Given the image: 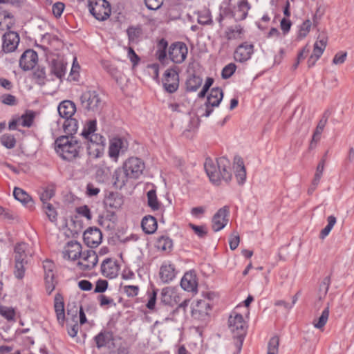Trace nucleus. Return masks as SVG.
<instances>
[{
  "mask_svg": "<svg viewBox=\"0 0 354 354\" xmlns=\"http://www.w3.org/2000/svg\"><path fill=\"white\" fill-rule=\"evenodd\" d=\"M148 205L153 209L157 210L159 209L160 203L158 201L156 193L154 189H151L147 192Z\"/></svg>",
  "mask_w": 354,
  "mask_h": 354,
  "instance_id": "nucleus-44",
  "label": "nucleus"
},
{
  "mask_svg": "<svg viewBox=\"0 0 354 354\" xmlns=\"http://www.w3.org/2000/svg\"><path fill=\"white\" fill-rule=\"evenodd\" d=\"M328 118V115L326 112L324 113L323 116L319 121L317 126L315 129V131L313 133V140H315V142H318L319 140H320L321 134L323 132L324 129L327 123Z\"/></svg>",
  "mask_w": 354,
  "mask_h": 354,
  "instance_id": "nucleus-35",
  "label": "nucleus"
},
{
  "mask_svg": "<svg viewBox=\"0 0 354 354\" xmlns=\"http://www.w3.org/2000/svg\"><path fill=\"white\" fill-rule=\"evenodd\" d=\"M234 169L238 184L243 185L246 179V171L243 161L241 158L234 159Z\"/></svg>",
  "mask_w": 354,
  "mask_h": 354,
  "instance_id": "nucleus-25",
  "label": "nucleus"
},
{
  "mask_svg": "<svg viewBox=\"0 0 354 354\" xmlns=\"http://www.w3.org/2000/svg\"><path fill=\"white\" fill-rule=\"evenodd\" d=\"M191 169L192 168L189 165H185V162L178 160V170L180 171L183 176V180L185 183L189 182Z\"/></svg>",
  "mask_w": 354,
  "mask_h": 354,
  "instance_id": "nucleus-46",
  "label": "nucleus"
},
{
  "mask_svg": "<svg viewBox=\"0 0 354 354\" xmlns=\"http://www.w3.org/2000/svg\"><path fill=\"white\" fill-rule=\"evenodd\" d=\"M66 64L63 60H53L52 62V72L58 77L62 78L66 73Z\"/></svg>",
  "mask_w": 354,
  "mask_h": 354,
  "instance_id": "nucleus-34",
  "label": "nucleus"
},
{
  "mask_svg": "<svg viewBox=\"0 0 354 354\" xmlns=\"http://www.w3.org/2000/svg\"><path fill=\"white\" fill-rule=\"evenodd\" d=\"M46 216L51 222H55L57 220V212L52 204H46L43 205Z\"/></svg>",
  "mask_w": 354,
  "mask_h": 354,
  "instance_id": "nucleus-51",
  "label": "nucleus"
},
{
  "mask_svg": "<svg viewBox=\"0 0 354 354\" xmlns=\"http://www.w3.org/2000/svg\"><path fill=\"white\" fill-rule=\"evenodd\" d=\"M240 242V236L238 232H233L229 239L230 248L232 250H234L239 245Z\"/></svg>",
  "mask_w": 354,
  "mask_h": 354,
  "instance_id": "nucleus-57",
  "label": "nucleus"
},
{
  "mask_svg": "<svg viewBox=\"0 0 354 354\" xmlns=\"http://www.w3.org/2000/svg\"><path fill=\"white\" fill-rule=\"evenodd\" d=\"M13 195L16 200L24 205L28 204L31 201L30 196L24 189L19 187L15 188Z\"/></svg>",
  "mask_w": 354,
  "mask_h": 354,
  "instance_id": "nucleus-41",
  "label": "nucleus"
},
{
  "mask_svg": "<svg viewBox=\"0 0 354 354\" xmlns=\"http://www.w3.org/2000/svg\"><path fill=\"white\" fill-rule=\"evenodd\" d=\"M329 317V305L328 304L327 306L322 311L321 315L319 318L315 319L313 322V325L315 328L323 330L324 326L328 322Z\"/></svg>",
  "mask_w": 354,
  "mask_h": 354,
  "instance_id": "nucleus-33",
  "label": "nucleus"
},
{
  "mask_svg": "<svg viewBox=\"0 0 354 354\" xmlns=\"http://www.w3.org/2000/svg\"><path fill=\"white\" fill-rule=\"evenodd\" d=\"M83 108L88 111L97 112L102 106L101 99L95 91H86L80 97Z\"/></svg>",
  "mask_w": 354,
  "mask_h": 354,
  "instance_id": "nucleus-8",
  "label": "nucleus"
},
{
  "mask_svg": "<svg viewBox=\"0 0 354 354\" xmlns=\"http://www.w3.org/2000/svg\"><path fill=\"white\" fill-rule=\"evenodd\" d=\"M1 143L8 149H12L15 147L16 144V140L14 136L10 134H4L1 138Z\"/></svg>",
  "mask_w": 354,
  "mask_h": 354,
  "instance_id": "nucleus-48",
  "label": "nucleus"
},
{
  "mask_svg": "<svg viewBox=\"0 0 354 354\" xmlns=\"http://www.w3.org/2000/svg\"><path fill=\"white\" fill-rule=\"evenodd\" d=\"M113 339L112 334L109 332H101L95 337L97 348L106 346Z\"/></svg>",
  "mask_w": 354,
  "mask_h": 354,
  "instance_id": "nucleus-36",
  "label": "nucleus"
},
{
  "mask_svg": "<svg viewBox=\"0 0 354 354\" xmlns=\"http://www.w3.org/2000/svg\"><path fill=\"white\" fill-rule=\"evenodd\" d=\"M104 203L111 209H119L123 204L122 198L117 194H110L105 199Z\"/></svg>",
  "mask_w": 354,
  "mask_h": 354,
  "instance_id": "nucleus-32",
  "label": "nucleus"
},
{
  "mask_svg": "<svg viewBox=\"0 0 354 354\" xmlns=\"http://www.w3.org/2000/svg\"><path fill=\"white\" fill-rule=\"evenodd\" d=\"M202 84V79L194 75L190 76L186 81L187 90L189 91H196Z\"/></svg>",
  "mask_w": 354,
  "mask_h": 354,
  "instance_id": "nucleus-37",
  "label": "nucleus"
},
{
  "mask_svg": "<svg viewBox=\"0 0 354 354\" xmlns=\"http://www.w3.org/2000/svg\"><path fill=\"white\" fill-rule=\"evenodd\" d=\"M163 0H145L147 8L150 10H156L160 7Z\"/></svg>",
  "mask_w": 354,
  "mask_h": 354,
  "instance_id": "nucleus-64",
  "label": "nucleus"
},
{
  "mask_svg": "<svg viewBox=\"0 0 354 354\" xmlns=\"http://www.w3.org/2000/svg\"><path fill=\"white\" fill-rule=\"evenodd\" d=\"M55 195V191L53 188H46L40 194V199L43 203V205L49 204L48 201Z\"/></svg>",
  "mask_w": 354,
  "mask_h": 354,
  "instance_id": "nucleus-53",
  "label": "nucleus"
},
{
  "mask_svg": "<svg viewBox=\"0 0 354 354\" xmlns=\"http://www.w3.org/2000/svg\"><path fill=\"white\" fill-rule=\"evenodd\" d=\"M55 310L58 322L63 324L65 319L64 305L61 295L57 294L55 297Z\"/></svg>",
  "mask_w": 354,
  "mask_h": 354,
  "instance_id": "nucleus-29",
  "label": "nucleus"
},
{
  "mask_svg": "<svg viewBox=\"0 0 354 354\" xmlns=\"http://www.w3.org/2000/svg\"><path fill=\"white\" fill-rule=\"evenodd\" d=\"M211 15L209 12H201L198 15V22L200 24L207 25L212 23Z\"/></svg>",
  "mask_w": 354,
  "mask_h": 354,
  "instance_id": "nucleus-60",
  "label": "nucleus"
},
{
  "mask_svg": "<svg viewBox=\"0 0 354 354\" xmlns=\"http://www.w3.org/2000/svg\"><path fill=\"white\" fill-rule=\"evenodd\" d=\"M128 38L129 42L136 43L138 41L139 37L142 35V30L140 27L131 26L129 27L127 30Z\"/></svg>",
  "mask_w": 354,
  "mask_h": 354,
  "instance_id": "nucleus-42",
  "label": "nucleus"
},
{
  "mask_svg": "<svg viewBox=\"0 0 354 354\" xmlns=\"http://www.w3.org/2000/svg\"><path fill=\"white\" fill-rule=\"evenodd\" d=\"M330 283V277H326L323 279L322 283H320L319 288V293H318L319 300L323 299L327 295V292L329 289Z\"/></svg>",
  "mask_w": 354,
  "mask_h": 354,
  "instance_id": "nucleus-45",
  "label": "nucleus"
},
{
  "mask_svg": "<svg viewBox=\"0 0 354 354\" xmlns=\"http://www.w3.org/2000/svg\"><path fill=\"white\" fill-rule=\"evenodd\" d=\"M37 61V53L33 50H27L20 57L19 66L24 71H30L35 67Z\"/></svg>",
  "mask_w": 354,
  "mask_h": 354,
  "instance_id": "nucleus-16",
  "label": "nucleus"
},
{
  "mask_svg": "<svg viewBox=\"0 0 354 354\" xmlns=\"http://www.w3.org/2000/svg\"><path fill=\"white\" fill-rule=\"evenodd\" d=\"M167 47V42L165 39H161L158 44V50L156 55L160 62L165 64V61L168 59L166 53V48Z\"/></svg>",
  "mask_w": 354,
  "mask_h": 354,
  "instance_id": "nucleus-39",
  "label": "nucleus"
},
{
  "mask_svg": "<svg viewBox=\"0 0 354 354\" xmlns=\"http://www.w3.org/2000/svg\"><path fill=\"white\" fill-rule=\"evenodd\" d=\"M1 102L6 105L14 106L17 104L16 97L11 94H4L0 97Z\"/></svg>",
  "mask_w": 354,
  "mask_h": 354,
  "instance_id": "nucleus-59",
  "label": "nucleus"
},
{
  "mask_svg": "<svg viewBox=\"0 0 354 354\" xmlns=\"http://www.w3.org/2000/svg\"><path fill=\"white\" fill-rule=\"evenodd\" d=\"M0 314L7 320H13L15 316V310L10 307L1 306L0 308Z\"/></svg>",
  "mask_w": 354,
  "mask_h": 354,
  "instance_id": "nucleus-54",
  "label": "nucleus"
},
{
  "mask_svg": "<svg viewBox=\"0 0 354 354\" xmlns=\"http://www.w3.org/2000/svg\"><path fill=\"white\" fill-rule=\"evenodd\" d=\"M82 253V245L77 241L68 242L62 252L64 259L72 261L79 259Z\"/></svg>",
  "mask_w": 354,
  "mask_h": 354,
  "instance_id": "nucleus-19",
  "label": "nucleus"
},
{
  "mask_svg": "<svg viewBox=\"0 0 354 354\" xmlns=\"http://www.w3.org/2000/svg\"><path fill=\"white\" fill-rule=\"evenodd\" d=\"M108 287V282L106 280H98L96 282L95 292L102 293L104 292Z\"/></svg>",
  "mask_w": 354,
  "mask_h": 354,
  "instance_id": "nucleus-63",
  "label": "nucleus"
},
{
  "mask_svg": "<svg viewBox=\"0 0 354 354\" xmlns=\"http://www.w3.org/2000/svg\"><path fill=\"white\" fill-rule=\"evenodd\" d=\"M65 6L62 2H57L53 5L52 7V12L55 17H59L64 10Z\"/></svg>",
  "mask_w": 354,
  "mask_h": 354,
  "instance_id": "nucleus-61",
  "label": "nucleus"
},
{
  "mask_svg": "<svg viewBox=\"0 0 354 354\" xmlns=\"http://www.w3.org/2000/svg\"><path fill=\"white\" fill-rule=\"evenodd\" d=\"M77 312L78 310L76 308L74 310V314L72 315L75 324L73 325H68V333L71 337H75L79 330V326L77 324Z\"/></svg>",
  "mask_w": 354,
  "mask_h": 354,
  "instance_id": "nucleus-47",
  "label": "nucleus"
},
{
  "mask_svg": "<svg viewBox=\"0 0 354 354\" xmlns=\"http://www.w3.org/2000/svg\"><path fill=\"white\" fill-rule=\"evenodd\" d=\"M91 14L97 20H106L111 14L109 3L106 0H88Z\"/></svg>",
  "mask_w": 354,
  "mask_h": 354,
  "instance_id": "nucleus-7",
  "label": "nucleus"
},
{
  "mask_svg": "<svg viewBox=\"0 0 354 354\" xmlns=\"http://www.w3.org/2000/svg\"><path fill=\"white\" fill-rule=\"evenodd\" d=\"M19 37L17 32L10 31L3 36V50L6 53L14 51L18 46Z\"/></svg>",
  "mask_w": 354,
  "mask_h": 354,
  "instance_id": "nucleus-21",
  "label": "nucleus"
},
{
  "mask_svg": "<svg viewBox=\"0 0 354 354\" xmlns=\"http://www.w3.org/2000/svg\"><path fill=\"white\" fill-rule=\"evenodd\" d=\"M189 227L199 239H204L208 234L207 227L204 225H196L193 223H189Z\"/></svg>",
  "mask_w": 354,
  "mask_h": 354,
  "instance_id": "nucleus-43",
  "label": "nucleus"
},
{
  "mask_svg": "<svg viewBox=\"0 0 354 354\" xmlns=\"http://www.w3.org/2000/svg\"><path fill=\"white\" fill-rule=\"evenodd\" d=\"M229 209L225 206L219 209L213 216L212 219V227L214 232L223 229L228 222Z\"/></svg>",
  "mask_w": 354,
  "mask_h": 354,
  "instance_id": "nucleus-12",
  "label": "nucleus"
},
{
  "mask_svg": "<svg viewBox=\"0 0 354 354\" xmlns=\"http://www.w3.org/2000/svg\"><path fill=\"white\" fill-rule=\"evenodd\" d=\"M197 129V124L194 120H190L187 128L182 133L183 136L187 138H192Z\"/></svg>",
  "mask_w": 354,
  "mask_h": 354,
  "instance_id": "nucleus-52",
  "label": "nucleus"
},
{
  "mask_svg": "<svg viewBox=\"0 0 354 354\" xmlns=\"http://www.w3.org/2000/svg\"><path fill=\"white\" fill-rule=\"evenodd\" d=\"M84 241L90 248L98 246L102 239L101 231L97 227H89L84 233Z\"/></svg>",
  "mask_w": 354,
  "mask_h": 354,
  "instance_id": "nucleus-15",
  "label": "nucleus"
},
{
  "mask_svg": "<svg viewBox=\"0 0 354 354\" xmlns=\"http://www.w3.org/2000/svg\"><path fill=\"white\" fill-rule=\"evenodd\" d=\"M80 148V143L73 137L61 136L55 142L57 153L64 160L69 161L78 156Z\"/></svg>",
  "mask_w": 354,
  "mask_h": 354,
  "instance_id": "nucleus-4",
  "label": "nucleus"
},
{
  "mask_svg": "<svg viewBox=\"0 0 354 354\" xmlns=\"http://www.w3.org/2000/svg\"><path fill=\"white\" fill-rule=\"evenodd\" d=\"M46 290L48 295L51 294L55 288L54 277L51 274L45 277Z\"/></svg>",
  "mask_w": 354,
  "mask_h": 354,
  "instance_id": "nucleus-58",
  "label": "nucleus"
},
{
  "mask_svg": "<svg viewBox=\"0 0 354 354\" xmlns=\"http://www.w3.org/2000/svg\"><path fill=\"white\" fill-rule=\"evenodd\" d=\"M180 286L184 290L196 292L198 283L194 271H189L184 274L180 281Z\"/></svg>",
  "mask_w": 354,
  "mask_h": 354,
  "instance_id": "nucleus-22",
  "label": "nucleus"
},
{
  "mask_svg": "<svg viewBox=\"0 0 354 354\" xmlns=\"http://www.w3.org/2000/svg\"><path fill=\"white\" fill-rule=\"evenodd\" d=\"M204 168L210 181L215 185H219L221 180L229 183L232 179L231 163L225 157H221L216 161L207 158Z\"/></svg>",
  "mask_w": 354,
  "mask_h": 354,
  "instance_id": "nucleus-1",
  "label": "nucleus"
},
{
  "mask_svg": "<svg viewBox=\"0 0 354 354\" xmlns=\"http://www.w3.org/2000/svg\"><path fill=\"white\" fill-rule=\"evenodd\" d=\"M63 128L67 134L72 135L77 130V121L72 118H66L63 123Z\"/></svg>",
  "mask_w": 354,
  "mask_h": 354,
  "instance_id": "nucleus-38",
  "label": "nucleus"
},
{
  "mask_svg": "<svg viewBox=\"0 0 354 354\" xmlns=\"http://www.w3.org/2000/svg\"><path fill=\"white\" fill-rule=\"evenodd\" d=\"M127 148L128 144L125 140L120 138H114L110 141L109 148V156L116 161L119 155L125 152Z\"/></svg>",
  "mask_w": 354,
  "mask_h": 354,
  "instance_id": "nucleus-14",
  "label": "nucleus"
},
{
  "mask_svg": "<svg viewBox=\"0 0 354 354\" xmlns=\"http://www.w3.org/2000/svg\"><path fill=\"white\" fill-rule=\"evenodd\" d=\"M177 71L170 68L165 71L162 80L165 89L169 93H174L177 90Z\"/></svg>",
  "mask_w": 354,
  "mask_h": 354,
  "instance_id": "nucleus-20",
  "label": "nucleus"
},
{
  "mask_svg": "<svg viewBox=\"0 0 354 354\" xmlns=\"http://www.w3.org/2000/svg\"><path fill=\"white\" fill-rule=\"evenodd\" d=\"M129 178H130V176L123 167L122 168H118L113 176L114 185L118 188L124 187Z\"/></svg>",
  "mask_w": 354,
  "mask_h": 354,
  "instance_id": "nucleus-26",
  "label": "nucleus"
},
{
  "mask_svg": "<svg viewBox=\"0 0 354 354\" xmlns=\"http://www.w3.org/2000/svg\"><path fill=\"white\" fill-rule=\"evenodd\" d=\"M35 117L32 111H26L19 118L20 125L24 127H31Z\"/></svg>",
  "mask_w": 354,
  "mask_h": 354,
  "instance_id": "nucleus-40",
  "label": "nucleus"
},
{
  "mask_svg": "<svg viewBox=\"0 0 354 354\" xmlns=\"http://www.w3.org/2000/svg\"><path fill=\"white\" fill-rule=\"evenodd\" d=\"M162 301L167 305L173 306L177 303V291L175 287H166L162 291Z\"/></svg>",
  "mask_w": 354,
  "mask_h": 354,
  "instance_id": "nucleus-27",
  "label": "nucleus"
},
{
  "mask_svg": "<svg viewBox=\"0 0 354 354\" xmlns=\"http://www.w3.org/2000/svg\"><path fill=\"white\" fill-rule=\"evenodd\" d=\"M202 297V299L196 301L192 310V314L194 319L205 320L209 315L212 306V301L216 295L214 292H206L203 293Z\"/></svg>",
  "mask_w": 354,
  "mask_h": 354,
  "instance_id": "nucleus-5",
  "label": "nucleus"
},
{
  "mask_svg": "<svg viewBox=\"0 0 354 354\" xmlns=\"http://www.w3.org/2000/svg\"><path fill=\"white\" fill-rule=\"evenodd\" d=\"M141 226L146 234H151L156 231L158 224L153 216H146L142 220Z\"/></svg>",
  "mask_w": 354,
  "mask_h": 354,
  "instance_id": "nucleus-28",
  "label": "nucleus"
},
{
  "mask_svg": "<svg viewBox=\"0 0 354 354\" xmlns=\"http://www.w3.org/2000/svg\"><path fill=\"white\" fill-rule=\"evenodd\" d=\"M123 291L128 297H135L138 294L139 288L137 286H124Z\"/></svg>",
  "mask_w": 354,
  "mask_h": 354,
  "instance_id": "nucleus-62",
  "label": "nucleus"
},
{
  "mask_svg": "<svg viewBox=\"0 0 354 354\" xmlns=\"http://www.w3.org/2000/svg\"><path fill=\"white\" fill-rule=\"evenodd\" d=\"M171 246V241L167 237L162 236L158 239L156 243V247L163 251L169 250Z\"/></svg>",
  "mask_w": 354,
  "mask_h": 354,
  "instance_id": "nucleus-49",
  "label": "nucleus"
},
{
  "mask_svg": "<svg viewBox=\"0 0 354 354\" xmlns=\"http://www.w3.org/2000/svg\"><path fill=\"white\" fill-rule=\"evenodd\" d=\"M15 275L17 279H22L24 277V265L28 263V257L31 255L28 245L25 243H18L15 247Z\"/></svg>",
  "mask_w": 354,
  "mask_h": 354,
  "instance_id": "nucleus-6",
  "label": "nucleus"
},
{
  "mask_svg": "<svg viewBox=\"0 0 354 354\" xmlns=\"http://www.w3.org/2000/svg\"><path fill=\"white\" fill-rule=\"evenodd\" d=\"M279 339L278 337H272L268 343L267 354H277L279 350Z\"/></svg>",
  "mask_w": 354,
  "mask_h": 354,
  "instance_id": "nucleus-50",
  "label": "nucleus"
},
{
  "mask_svg": "<svg viewBox=\"0 0 354 354\" xmlns=\"http://www.w3.org/2000/svg\"><path fill=\"white\" fill-rule=\"evenodd\" d=\"M223 97V91L216 87L213 88L209 95L207 96V102L204 108H201V111L202 117H209L213 111V108L218 106Z\"/></svg>",
  "mask_w": 354,
  "mask_h": 354,
  "instance_id": "nucleus-9",
  "label": "nucleus"
},
{
  "mask_svg": "<svg viewBox=\"0 0 354 354\" xmlns=\"http://www.w3.org/2000/svg\"><path fill=\"white\" fill-rule=\"evenodd\" d=\"M327 44V38L324 35H319L314 44L312 55L308 60V67L313 66L316 62L323 54Z\"/></svg>",
  "mask_w": 354,
  "mask_h": 354,
  "instance_id": "nucleus-13",
  "label": "nucleus"
},
{
  "mask_svg": "<svg viewBox=\"0 0 354 354\" xmlns=\"http://www.w3.org/2000/svg\"><path fill=\"white\" fill-rule=\"evenodd\" d=\"M254 52V46L248 42L239 45L234 53V59L239 62H244L250 59Z\"/></svg>",
  "mask_w": 354,
  "mask_h": 354,
  "instance_id": "nucleus-18",
  "label": "nucleus"
},
{
  "mask_svg": "<svg viewBox=\"0 0 354 354\" xmlns=\"http://www.w3.org/2000/svg\"><path fill=\"white\" fill-rule=\"evenodd\" d=\"M98 261L96 252L92 250H87L81 254L77 266L82 270H91L94 268Z\"/></svg>",
  "mask_w": 354,
  "mask_h": 354,
  "instance_id": "nucleus-11",
  "label": "nucleus"
},
{
  "mask_svg": "<svg viewBox=\"0 0 354 354\" xmlns=\"http://www.w3.org/2000/svg\"><path fill=\"white\" fill-rule=\"evenodd\" d=\"M228 326L233 334L234 345L236 350L233 354H239L242 348L243 340L246 335L247 324L242 315L236 311L232 312L228 319Z\"/></svg>",
  "mask_w": 354,
  "mask_h": 354,
  "instance_id": "nucleus-3",
  "label": "nucleus"
},
{
  "mask_svg": "<svg viewBox=\"0 0 354 354\" xmlns=\"http://www.w3.org/2000/svg\"><path fill=\"white\" fill-rule=\"evenodd\" d=\"M236 65L233 63H230L226 65L222 71V77L223 79H227L230 77L236 71Z\"/></svg>",
  "mask_w": 354,
  "mask_h": 354,
  "instance_id": "nucleus-56",
  "label": "nucleus"
},
{
  "mask_svg": "<svg viewBox=\"0 0 354 354\" xmlns=\"http://www.w3.org/2000/svg\"><path fill=\"white\" fill-rule=\"evenodd\" d=\"M160 276L162 281L168 283L176 277L175 266L169 262H165L160 268Z\"/></svg>",
  "mask_w": 354,
  "mask_h": 354,
  "instance_id": "nucleus-24",
  "label": "nucleus"
},
{
  "mask_svg": "<svg viewBox=\"0 0 354 354\" xmlns=\"http://www.w3.org/2000/svg\"><path fill=\"white\" fill-rule=\"evenodd\" d=\"M243 35V30L239 25L228 27L225 32V37L229 41L241 39Z\"/></svg>",
  "mask_w": 354,
  "mask_h": 354,
  "instance_id": "nucleus-31",
  "label": "nucleus"
},
{
  "mask_svg": "<svg viewBox=\"0 0 354 354\" xmlns=\"http://www.w3.org/2000/svg\"><path fill=\"white\" fill-rule=\"evenodd\" d=\"M58 112L59 115L66 119L72 118L76 111L75 104L70 100H64L58 106Z\"/></svg>",
  "mask_w": 354,
  "mask_h": 354,
  "instance_id": "nucleus-23",
  "label": "nucleus"
},
{
  "mask_svg": "<svg viewBox=\"0 0 354 354\" xmlns=\"http://www.w3.org/2000/svg\"><path fill=\"white\" fill-rule=\"evenodd\" d=\"M123 167L130 176V178H138L142 174L145 164L141 159L131 157L125 161Z\"/></svg>",
  "mask_w": 354,
  "mask_h": 354,
  "instance_id": "nucleus-10",
  "label": "nucleus"
},
{
  "mask_svg": "<svg viewBox=\"0 0 354 354\" xmlns=\"http://www.w3.org/2000/svg\"><path fill=\"white\" fill-rule=\"evenodd\" d=\"M311 25V21L309 19H307L302 23L299 31V38L303 39L306 37L310 30Z\"/></svg>",
  "mask_w": 354,
  "mask_h": 354,
  "instance_id": "nucleus-55",
  "label": "nucleus"
},
{
  "mask_svg": "<svg viewBox=\"0 0 354 354\" xmlns=\"http://www.w3.org/2000/svg\"><path fill=\"white\" fill-rule=\"evenodd\" d=\"M118 272L119 266L115 260L107 258L102 261L101 265V272L104 277L113 279L118 276Z\"/></svg>",
  "mask_w": 354,
  "mask_h": 354,
  "instance_id": "nucleus-17",
  "label": "nucleus"
},
{
  "mask_svg": "<svg viewBox=\"0 0 354 354\" xmlns=\"http://www.w3.org/2000/svg\"><path fill=\"white\" fill-rule=\"evenodd\" d=\"M250 6L247 0H241L239 4L237 9L234 11L233 17L235 20H243L248 15Z\"/></svg>",
  "mask_w": 354,
  "mask_h": 354,
  "instance_id": "nucleus-30",
  "label": "nucleus"
},
{
  "mask_svg": "<svg viewBox=\"0 0 354 354\" xmlns=\"http://www.w3.org/2000/svg\"><path fill=\"white\" fill-rule=\"evenodd\" d=\"M96 121L90 120L84 127L81 135L86 140L87 153L90 159L100 158L104 150V138L95 133Z\"/></svg>",
  "mask_w": 354,
  "mask_h": 354,
  "instance_id": "nucleus-2",
  "label": "nucleus"
}]
</instances>
